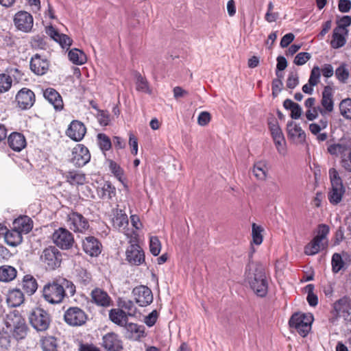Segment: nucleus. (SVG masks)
<instances>
[{"mask_svg":"<svg viewBox=\"0 0 351 351\" xmlns=\"http://www.w3.org/2000/svg\"><path fill=\"white\" fill-rule=\"evenodd\" d=\"M247 280L253 291L260 297H265L268 291V282L263 265L256 263L250 266Z\"/></svg>","mask_w":351,"mask_h":351,"instance_id":"1","label":"nucleus"},{"mask_svg":"<svg viewBox=\"0 0 351 351\" xmlns=\"http://www.w3.org/2000/svg\"><path fill=\"white\" fill-rule=\"evenodd\" d=\"M5 324L7 328H10L11 337L18 342L24 340L29 332L25 319L19 313L8 314Z\"/></svg>","mask_w":351,"mask_h":351,"instance_id":"2","label":"nucleus"},{"mask_svg":"<svg viewBox=\"0 0 351 351\" xmlns=\"http://www.w3.org/2000/svg\"><path fill=\"white\" fill-rule=\"evenodd\" d=\"M340 317H343L346 324H351V303L348 296H343L333 303L328 320L335 324Z\"/></svg>","mask_w":351,"mask_h":351,"instance_id":"3","label":"nucleus"},{"mask_svg":"<svg viewBox=\"0 0 351 351\" xmlns=\"http://www.w3.org/2000/svg\"><path fill=\"white\" fill-rule=\"evenodd\" d=\"M331 187L328 192V199L332 205H337L341 202L346 192L341 178L335 168H330L328 171Z\"/></svg>","mask_w":351,"mask_h":351,"instance_id":"4","label":"nucleus"},{"mask_svg":"<svg viewBox=\"0 0 351 351\" xmlns=\"http://www.w3.org/2000/svg\"><path fill=\"white\" fill-rule=\"evenodd\" d=\"M65 290H63L60 277L55 278L45 284L43 288V297L50 304H59L66 297Z\"/></svg>","mask_w":351,"mask_h":351,"instance_id":"5","label":"nucleus"},{"mask_svg":"<svg viewBox=\"0 0 351 351\" xmlns=\"http://www.w3.org/2000/svg\"><path fill=\"white\" fill-rule=\"evenodd\" d=\"M40 261L46 270L53 271L60 267L62 254L56 246L50 245L43 250Z\"/></svg>","mask_w":351,"mask_h":351,"instance_id":"6","label":"nucleus"},{"mask_svg":"<svg viewBox=\"0 0 351 351\" xmlns=\"http://www.w3.org/2000/svg\"><path fill=\"white\" fill-rule=\"evenodd\" d=\"M29 324L37 332H45L51 322V317L48 311L39 307L33 308L29 313Z\"/></svg>","mask_w":351,"mask_h":351,"instance_id":"7","label":"nucleus"},{"mask_svg":"<svg viewBox=\"0 0 351 351\" xmlns=\"http://www.w3.org/2000/svg\"><path fill=\"white\" fill-rule=\"evenodd\" d=\"M137 233L133 230L129 241L130 245L125 252L126 261L132 265H140L145 262V253L137 243Z\"/></svg>","mask_w":351,"mask_h":351,"instance_id":"8","label":"nucleus"},{"mask_svg":"<svg viewBox=\"0 0 351 351\" xmlns=\"http://www.w3.org/2000/svg\"><path fill=\"white\" fill-rule=\"evenodd\" d=\"M64 321L67 325L72 327L84 326L88 319L86 313L78 306L69 307L64 313Z\"/></svg>","mask_w":351,"mask_h":351,"instance_id":"9","label":"nucleus"},{"mask_svg":"<svg viewBox=\"0 0 351 351\" xmlns=\"http://www.w3.org/2000/svg\"><path fill=\"white\" fill-rule=\"evenodd\" d=\"M52 240L56 247L62 250L71 249L75 244L73 234L65 228L60 227L52 234Z\"/></svg>","mask_w":351,"mask_h":351,"instance_id":"10","label":"nucleus"},{"mask_svg":"<svg viewBox=\"0 0 351 351\" xmlns=\"http://www.w3.org/2000/svg\"><path fill=\"white\" fill-rule=\"evenodd\" d=\"M66 222L69 228L75 233L85 234L90 230L88 220L77 211L71 210L67 215Z\"/></svg>","mask_w":351,"mask_h":351,"instance_id":"11","label":"nucleus"},{"mask_svg":"<svg viewBox=\"0 0 351 351\" xmlns=\"http://www.w3.org/2000/svg\"><path fill=\"white\" fill-rule=\"evenodd\" d=\"M71 162L77 167L86 165L90 160L88 149L83 144H77L72 149Z\"/></svg>","mask_w":351,"mask_h":351,"instance_id":"12","label":"nucleus"},{"mask_svg":"<svg viewBox=\"0 0 351 351\" xmlns=\"http://www.w3.org/2000/svg\"><path fill=\"white\" fill-rule=\"evenodd\" d=\"M136 304L140 306H147L153 302V293L147 286L140 285L133 289L132 292Z\"/></svg>","mask_w":351,"mask_h":351,"instance_id":"13","label":"nucleus"},{"mask_svg":"<svg viewBox=\"0 0 351 351\" xmlns=\"http://www.w3.org/2000/svg\"><path fill=\"white\" fill-rule=\"evenodd\" d=\"M15 101L19 108L21 110L29 109L35 103V94L29 88H23L17 93L15 97Z\"/></svg>","mask_w":351,"mask_h":351,"instance_id":"14","label":"nucleus"},{"mask_svg":"<svg viewBox=\"0 0 351 351\" xmlns=\"http://www.w3.org/2000/svg\"><path fill=\"white\" fill-rule=\"evenodd\" d=\"M14 23L16 27L23 32L32 30L34 24L33 16L26 11H19L14 15Z\"/></svg>","mask_w":351,"mask_h":351,"instance_id":"15","label":"nucleus"},{"mask_svg":"<svg viewBox=\"0 0 351 351\" xmlns=\"http://www.w3.org/2000/svg\"><path fill=\"white\" fill-rule=\"evenodd\" d=\"M82 249L88 256L97 257L101 253L102 245L97 238L88 236L82 240Z\"/></svg>","mask_w":351,"mask_h":351,"instance_id":"16","label":"nucleus"},{"mask_svg":"<svg viewBox=\"0 0 351 351\" xmlns=\"http://www.w3.org/2000/svg\"><path fill=\"white\" fill-rule=\"evenodd\" d=\"M101 346L106 351H121L123 348L122 340L114 332H108L103 336Z\"/></svg>","mask_w":351,"mask_h":351,"instance_id":"17","label":"nucleus"},{"mask_svg":"<svg viewBox=\"0 0 351 351\" xmlns=\"http://www.w3.org/2000/svg\"><path fill=\"white\" fill-rule=\"evenodd\" d=\"M30 70L36 75H43L49 68V60L38 53L34 54L30 60Z\"/></svg>","mask_w":351,"mask_h":351,"instance_id":"18","label":"nucleus"},{"mask_svg":"<svg viewBox=\"0 0 351 351\" xmlns=\"http://www.w3.org/2000/svg\"><path fill=\"white\" fill-rule=\"evenodd\" d=\"M86 133V128L84 124L78 120H73L69 124L66 134L74 141H82Z\"/></svg>","mask_w":351,"mask_h":351,"instance_id":"19","label":"nucleus"},{"mask_svg":"<svg viewBox=\"0 0 351 351\" xmlns=\"http://www.w3.org/2000/svg\"><path fill=\"white\" fill-rule=\"evenodd\" d=\"M267 124L275 145L279 150L280 147H282L285 143V137L277 119L273 114H271L269 117H268Z\"/></svg>","mask_w":351,"mask_h":351,"instance_id":"20","label":"nucleus"},{"mask_svg":"<svg viewBox=\"0 0 351 351\" xmlns=\"http://www.w3.org/2000/svg\"><path fill=\"white\" fill-rule=\"evenodd\" d=\"M321 105L323 107V110H320L322 117L334 110L333 91L329 86H325L322 93Z\"/></svg>","mask_w":351,"mask_h":351,"instance_id":"21","label":"nucleus"},{"mask_svg":"<svg viewBox=\"0 0 351 351\" xmlns=\"http://www.w3.org/2000/svg\"><path fill=\"white\" fill-rule=\"evenodd\" d=\"M46 34L60 44L62 48H69L72 45V39L64 34H60L52 25L46 27Z\"/></svg>","mask_w":351,"mask_h":351,"instance_id":"22","label":"nucleus"},{"mask_svg":"<svg viewBox=\"0 0 351 351\" xmlns=\"http://www.w3.org/2000/svg\"><path fill=\"white\" fill-rule=\"evenodd\" d=\"M44 97L53 105L56 111L63 109L64 104L60 93L53 88H47L43 92Z\"/></svg>","mask_w":351,"mask_h":351,"instance_id":"23","label":"nucleus"},{"mask_svg":"<svg viewBox=\"0 0 351 351\" xmlns=\"http://www.w3.org/2000/svg\"><path fill=\"white\" fill-rule=\"evenodd\" d=\"M90 296L92 301L97 306L106 307L112 303V300L107 292L99 288L94 289Z\"/></svg>","mask_w":351,"mask_h":351,"instance_id":"24","label":"nucleus"},{"mask_svg":"<svg viewBox=\"0 0 351 351\" xmlns=\"http://www.w3.org/2000/svg\"><path fill=\"white\" fill-rule=\"evenodd\" d=\"M8 144L14 151L20 152L26 146V140L23 134L14 132L9 135Z\"/></svg>","mask_w":351,"mask_h":351,"instance_id":"25","label":"nucleus"},{"mask_svg":"<svg viewBox=\"0 0 351 351\" xmlns=\"http://www.w3.org/2000/svg\"><path fill=\"white\" fill-rule=\"evenodd\" d=\"M108 316L113 324L121 327H124L128 320L126 312L119 308L110 309Z\"/></svg>","mask_w":351,"mask_h":351,"instance_id":"26","label":"nucleus"},{"mask_svg":"<svg viewBox=\"0 0 351 351\" xmlns=\"http://www.w3.org/2000/svg\"><path fill=\"white\" fill-rule=\"evenodd\" d=\"M351 149V141H342L339 143H334L328 147V152L334 156H346V153Z\"/></svg>","mask_w":351,"mask_h":351,"instance_id":"27","label":"nucleus"},{"mask_svg":"<svg viewBox=\"0 0 351 351\" xmlns=\"http://www.w3.org/2000/svg\"><path fill=\"white\" fill-rule=\"evenodd\" d=\"M14 228L20 230L21 233L27 234L33 228V221L28 216L20 217L13 221Z\"/></svg>","mask_w":351,"mask_h":351,"instance_id":"28","label":"nucleus"},{"mask_svg":"<svg viewBox=\"0 0 351 351\" xmlns=\"http://www.w3.org/2000/svg\"><path fill=\"white\" fill-rule=\"evenodd\" d=\"M22 287L28 295H32L38 289L37 280L30 274L25 275L22 280Z\"/></svg>","mask_w":351,"mask_h":351,"instance_id":"29","label":"nucleus"},{"mask_svg":"<svg viewBox=\"0 0 351 351\" xmlns=\"http://www.w3.org/2000/svg\"><path fill=\"white\" fill-rule=\"evenodd\" d=\"M24 294L19 289H15L9 291L7 297V303L9 306L16 307L24 302Z\"/></svg>","mask_w":351,"mask_h":351,"instance_id":"30","label":"nucleus"},{"mask_svg":"<svg viewBox=\"0 0 351 351\" xmlns=\"http://www.w3.org/2000/svg\"><path fill=\"white\" fill-rule=\"evenodd\" d=\"M4 237L6 243L12 247L17 246L23 240L22 234L20 230L14 228V227L10 230H7Z\"/></svg>","mask_w":351,"mask_h":351,"instance_id":"31","label":"nucleus"},{"mask_svg":"<svg viewBox=\"0 0 351 351\" xmlns=\"http://www.w3.org/2000/svg\"><path fill=\"white\" fill-rule=\"evenodd\" d=\"M63 176L66 178V182L72 185H82L86 181V176L84 173L74 170L66 172Z\"/></svg>","mask_w":351,"mask_h":351,"instance_id":"32","label":"nucleus"},{"mask_svg":"<svg viewBox=\"0 0 351 351\" xmlns=\"http://www.w3.org/2000/svg\"><path fill=\"white\" fill-rule=\"evenodd\" d=\"M128 332H130L131 335L130 337H134L135 339H140L145 336V326L143 325H138L135 323H128L124 326Z\"/></svg>","mask_w":351,"mask_h":351,"instance_id":"33","label":"nucleus"},{"mask_svg":"<svg viewBox=\"0 0 351 351\" xmlns=\"http://www.w3.org/2000/svg\"><path fill=\"white\" fill-rule=\"evenodd\" d=\"M17 274L16 269L10 265H3L0 267V281L10 282L13 280Z\"/></svg>","mask_w":351,"mask_h":351,"instance_id":"34","label":"nucleus"},{"mask_svg":"<svg viewBox=\"0 0 351 351\" xmlns=\"http://www.w3.org/2000/svg\"><path fill=\"white\" fill-rule=\"evenodd\" d=\"M308 317H313V315L301 313H293L289 321V327L295 329L304 324H308L306 319H308Z\"/></svg>","mask_w":351,"mask_h":351,"instance_id":"35","label":"nucleus"},{"mask_svg":"<svg viewBox=\"0 0 351 351\" xmlns=\"http://www.w3.org/2000/svg\"><path fill=\"white\" fill-rule=\"evenodd\" d=\"M69 58L75 64L82 65L86 62L87 57L85 53L77 48L72 49L69 51Z\"/></svg>","mask_w":351,"mask_h":351,"instance_id":"36","label":"nucleus"},{"mask_svg":"<svg viewBox=\"0 0 351 351\" xmlns=\"http://www.w3.org/2000/svg\"><path fill=\"white\" fill-rule=\"evenodd\" d=\"M112 224L115 228L120 230L121 228H125L128 225V215L121 209H117L116 214L112 219Z\"/></svg>","mask_w":351,"mask_h":351,"instance_id":"37","label":"nucleus"},{"mask_svg":"<svg viewBox=\"0 0 351 351\" xmlns=\"http://www.w3.org/2000/svg\"><path fill=\"white\" fill-rule=\"evenodd\" d=\"M98 195L103 199H111L116 195V188L110 182H106L98 191Z\"/></svg>","mask_w":351,"mask_h":351,"instance_id":"38","label":"nucleus"},{"mask_svg":"<svg viewBox=\"0 0 351 351\" xmlns=\"http://www.w3.org/2000/svg\"><path fill=\"white\" fill-rule=\"evenodd\" d=\"M343 34H345V32L341 31L339 29H334L332 39L330 42L331 47L333 49H339L346 44V40Z\"/></svg>","mask_w":351,"mask_h":351,"instance_id":"39","label":"nucleus"},{"mask_svg":"<svg viewBox=\"0 0 351 351\" xmlns=\"http://www.w3.org/2000/svg\"><path fill=\"white\" fill-rule=\"evenodd\" d=\"M323 240L319 237L315 236L313 240L305 247V254L307 255H314L318 253L322 247V241Z\"/></svg>","mask_w":351,"mask_h":351,"instance_id":"40","label":"nucleus"},{"mask_svg":"<svg viewBox=\"0 0 351 351\" xmlns=\"http://www.w3.org/2000/svg\"><path fill=\"white\" fill-rule=\"evenodd\" d=\"M287 129L288 135L292 138L297 136L298 138H304L306 136L302 128L292 121L287 123Z\"/></svg>","mask_w":351,"mask_h":351,"instance_id":"41","label":"nucleus"},{"mask_svg":"<svg viewBox=\"0 0 351 351\" xmlns=\"http://www.w3.org/2000/svg\"><path fill=\"white\" fill-rule=\"evenodd\" d=\"M97 143L102 152L105 153L112 148V141L108 136L104 133L97 135Z\"/></svg>","mask_w":351,"mask_h":351,"instance_id":"42","label":"nucleus"},{"mask_svg":"<svg viewBox=\"0 0 351 351\" xmlns=\"http://www.w3.org/2000/svg\"><path fill=\"white\" fill-rule=\"evenodd\" d=\"M43 351H57V339L53 336H48L40 340Z\"/></svg>","mask_w":351,"mask_h":351,"instance_id":"43","label":"nucleus"},{"mask_svg":"<svg viewBox=\"0 0 351 351\" xmlns=\"http://www.w3.org/2000/svg\"><path fill=\"white\" fill-rule=\"evenodd\" d=\"M252 172L254 176L258 180H265L267 177V169L265 163L262 161L256 162L254 165Z\"/></svg>","mask_w":351,"mask_h":351,"instance_id":"44","label":"nucleus"},{"mask_svg":"<svg viewBox=\"0 0 351 351\" xmlns=\"http://www.w3.org/2000/svg\"><path fill=\"white\" fill-rule=\"evenodd\" d=\"M109 164V169L111 173L120 181L123 182L124 171L121 166L112 160H108Z\"/></svg>","mask_w":351,"mask_h":351,"instance_id":"45","label":"nucleus"},{"mask_svg":"<svg viewBox=\"0 0 351 351\" xmlns=\"http://www.w3.org/2000/svg\"><path fill=\"white\" fill-rule=\"evenodd\" d=\"M76 278L77 282L82 286L86 287L92 282L91 275L86 269H81L78 270Z\"/></svg>","mask_w":351,"mask_h":351,"instance_id":"46","label":"nucleus"},{"mask_svg":"<svg viewBox=\"0 0 351 351\" xmlns=\"http://www.w3.org/2000/svg\"><path fill=\"white\" fill-rule=\"evenodd\" d=\"M332 271L335 274H337L344 267L345 263L342 259L340 254H333L331 259Z\"/></svg>","mask_w":351,"mask_h":351,"instance_id":"47","label":"nucleus"},{"mask_svg":"<svg viewBox=\"0 0 351 351\" xmlns=\"http://www.w3.org/2000/svg\"><path fill=\"white\" fill-rule=\"evenodd\" d=\"M341 114L346 119H351V99H343L339 104Z\"/></svg>","mask_w":351,"mask_h":351,"instance_id":"48","label":"nucleus"},{"mask_svg":"<svg viewBox=\"0 0 351 351\" xmlns=\"http://www.w3.org/2000/svg\"><path fill=\"white\" fill-rule=\"evenodd\" d=\"M136 90L148 94H151L152 90L149 87V84L145 77L140 73L136 75Z\"/></svg>","mask_w":351,"mask_h":351,"instance_id":"49","label":"nucleus"},{"mask_svg":"<svg viewBox=\"0 0 351 351\" xmlns=\"http://www.w3.org/2000/svg\"><path fill=\"white\" fill-rule=\"evenodd\" d=\"M252 236L253 243L256 245H260L263 242V236L261 232L263 228L260 226H257L256 223L252 224Z\"/></svg>","mask_w":351,"mask_h":351,"instance_id":"50","label":"nucleus"},{"mask_svg":"<svg viewBox=\"0 0 351 351\" xmlns=\"http://www.w3.org/2000/svg\"><path fill=\"white\" fill-rule=\"evenodd\" d=\"M12 80L11 77L5 73L0 74V93L8 91L12 86Z\"/></svg>","mask_w":351,"mask_h":351,"instance_id":"51","label":"nucleus"},{"mask_svg":"<svg viewBox=\"0 0 351 351\" xmlns=\"http://www.w3.org/2000/svg\"><path fill=\"white\" fill-rule=\"evenodd\" d=\"M335 75L341 82L345 83L349 77L350 72L345 64H341L335 71Z\"/></svg>","mask_w":351,"mask_h":351,"instance_id":"52","label":"nucleus"},{"mask_svg":"<svg viewBox=\"0 0 351 351\" xmlns=\"http://www.w3.org/2000/svg\"><path fill=\"white\" fill-rule=\"evenodd\" d=\"M150 252L154 256H158L161 250V243L157 237H152L149 241Z\"/></svg>","mask_w":351,"mask_h":351,"instance_id":"53","label":"nucleus"},{"mask_svg":"<svg viewBox=\"0 0 351 351\" xmlns=\"http://www.w3.org/2000/svg\"><path fill=\"white\" fill-rule=\"evenodd\" d=\"M97 119L102 126H107L110 122V115L108 110L97 109Z\"/></svg>","mask_w":351,"mask_h":351,"instance_id":"54","label":"nucleus"},{"mask_svg":"<svg viewBox=\"0 0 351 351\" xmlns=\"http://www.w3.org/2000/svg\"><path fill=\"white\" fill-rule=\"evenodd\" d=\"M306 319L308 321V324H304L303 325L299 326L298 328H295V330L298 332V334L302 337H306L309 332L311 331V324L313 321V317H308V319Z\"/></svg>","mask_w":351,"mask_h":351,"instance_id":"55","label":"nucleus"},{"mask_svg":"<svg viewBox=\"0 0 351 351\" xmlns=\"http://www.w3.org/2000/svg\"><path fill=\"white\" fill-rule=\"evenodd\" d=\"M60 282L63 290L67 291L70 296H73L75 293V286L72 281L67 280L65 278L60 277Z\"/></svg>","mask_w":351,"mask_h":351,"instance_id":"56","label":"nucleus"},{"mask_svg":"<svg viewBox=\"0 0 351 351\" xmlns=\"http://www.w3.org/2000/svg\"><path fill=\"white\" fill-rule=\"evenodd\" d=\"M351 25V17L350 16H343L339 21H337V27L335 29H339L341 31L348 33L347 27Z\"/></svg>","mask_w":351,"mask_h":351,"instance_id":"57","label":"nucleus"},{"mask_svg":"<svg viewBox=\"0 0 351 351\" xmlns=\"http://www.w3.org/2000/svg\"><path fill=\"white\" fill-rule=\"evenodd\" d=\"M320 69L318 66H314L311 71L308 82L311 85H317L319 82L320 78Z\"/></svg>","mask_w":351,"mask_h":351,"instance_id":"58","label":"nucleus"},{"mask_svg":"<svg viewBox=\"0 0 351 351\" xmlns=\"http://www.w3.org/2000/svg\"><path fill=\"white\" fill-rule=\"evenodd\" d=\"M311 58V56L308 52H300L298 53L293 60L295 64L302 66L304 64Z\"/></svg>","mask_w":351,"mask_h":351,"instance_id":"59","label":"nucleus"},{"mask_svg":"<svg viewBox=\"0 0 351 351\" xmlns=\"http://www.w3.org/2000/svg\"><path fill=\"white\" fill-rule=\"evenodd\" d=\"M121 306L128 311V313H126L128 316H133L136 313V308L132 300H124L121 303Z\"/></svg>","mask_w":351,"mask_h":351,"instance_id":"60","label":"nucleus"},{"mask_svg":"<svg viewBox=\"0 0 351 351\" xmlns=\"http://www.w3.org/2000/svg\"><path fill=\"white\" fill-rule=\"evenodd\" d=\"M299 84V77L297 73L291 72L289 73L287 80V86L290 89L294 88Z\"/></svg>","mask_w":351,"mask_h":351,"instance_id":"61","label":"nucleus"},{"mask_svg":"<svg viewBox=\"0 0 351 351\" xmlns=\"http://www.w3.org/2000/svg\"><path fill=\"white\" fill-rule=\"evenodd\" d=\"M211 116L208 112H201L197 117V123L201 126L207 125L210 121Z\"/></svg>","mask_w":351,"mask_h":351,"instance_id":"62","label":"nucleus"},{"mask_svg":"<svg viewBox=\"0 0 351 351\" xmlns=\"http://www.w3.org/2000/svg\"><path fill=\"white\" fill-rule=\"evenodd\" d=\"M158 313L156 310L152 311L148 315L145 317V323L148 327L153 326L158 319Z\"/></svg>","mask_w":351,"mask_h":351,"instance_id":"63","label":"nucleus"},{"mask_svg":"<svg viewBox=\"0 0 351 351\" xmlns=\"http://www.w3.org/2000/svg\"><path fill=\"white\" fill-rule=\"evenodd\" d=\"M348 152L349 153L346 156L342 157L341 164L346 171L351 172V149Z\"/></svg>","mask_w":351,"mask_h":351,"instance_id":"64","label":"nucleus"}]
</instances>
